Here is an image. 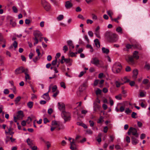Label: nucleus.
Segmentation results:
<instances>
[{
	"label": "nucleus",
	"mask_w": 150,
	"mask_h": 150,
	"mask_svg": "<svg viewBox=\"0 0 150 150\" xmlns=\"http://www.w3.org/2000/svg\"><path fill=\"white\" fill-rule=\"evenodd\" d=\"M122 69V67L120 63L116 62L113 64L112 68V70L114 73H118L120 72Z\"/></svg>",
	"instance_id": "1"
},
{
	"label": "nucleus",
	"mask_w": 150,
	"mask_h": 150,
	"mask_svg": "<svg viewBox=\"0 0 150 150\" xmlns=\"http://www.w3.org/2000/svg\"><path fill=\"white\" fill-rule=\"evenodd\" d=\"M91 62L92 64L99 67H102L103 66V62L102 61L99 60L96 57L92 58Z\"/></svg>",
	"instance_id": "2"
},
{
	"label": "nucleus",
	"mask_w": 150,
	"mask_h": 150,
	"mask_svg": "<svg viewBox=\"0 0 150 150\" xmlns=\"http://www.w3.org/2000/svg\"><path fill=\"white\" fill-rule=\"evenodd\" d=\"M61 115L62 118L64 120L65 122L69 121L71 120L70 114L68 112L65 110L62 111Z\"/></svg>",
	"instance_id": "3"
},
{
	"label": "nucleus",
	"mask_w": 150,
	"mask_h": 150,
	"mask_svg": "<svg viewBox=\"0 0 150 150\" xmlns=\"http://www.w3.org/2000/svg\"><path fill=\"white\" fill-rule=\"evenodd\" d=\"M106 38L108 40L111 42H115L118 39V35L115 34L109 35L108 36H106Z\"/></svg>",
	"instance_id": "4"
},
{
	"label": "nucleus",
	"mask_w": 150,
	"mask_h": 150,
	"mask_svg": "<svg viewBox=\"0 0 150 150\" xmlns=\"http://www.w3.org/2000/svg\"><path fill=\"white\" fill-rule=\"evenodd\" d=\"M41 4L45 10L47 11H50L51 7L49 3L47 2L45 0H41Z\"/></svg>",
	"instance_id": "5"
},
{
	"label": "nucleus",
	"mask_w": 150,
	"mask_h": 150,
	"mask_svg": "<svg viewBox=\"0 0 150 150\" xmlns=\"http://www.w3.org/2000/svg\"><path fill=\"white\" fill-rule=\"evenodd\" d=\"M127 134L128 135H130L131 134H132L133 136H135L137 137H138L139 135L137 133V129L132 127H130L127 132Z\"/></svg>",
	"instance_id": "6"
},
{
	"label": "nucleus",
	"mask_w": 150,
	"mask_h": 150,
	"mask_svg": "<svg viewBox=\"0 0 150 150\" xmlns=\"http://www.w3.org/2000/svg\"><path fill=\"white\" fill-rule=\"evenodd\" d=\"M27 69L24 68L22 67H20L16 69L15 71V73L17 75L22 73H24L25 72Z\"/></svg>",
	"instance_id": "7"
},
{
	"label": "nucleus",
	"mask_w": 150,
	"mask_h": 150,
	"mask_svg": "<svg viewBox=\"0 0 150 150\" xmlns=\"http://www.w3.org/2000/svg\"><path fill=\"white\" fill-rule=\"evenodd\" d=\"M69 140L70 143V149L72 150H75L76 148L74 140L70 137L69 139Z\"/></svg>",
	"instance_id": "8"
},
{
	"label": "nucleus",
	"mask_w": 150,
	"mask_h": 150,
	"mask_svg": "<svg viewBox=\"0 0 150 150\" xmlns=\"http://www.w3.org/2000/svg\"><path fill=\"white\" fill-rule=\"evenodd\" d=\"M92 19L95 21L98 20L101 22H103V19L102 17H100L98 18L97 16L95 14L92 13L91 14Z\"/></svg>",
	"instance_id": "9"
},
{
	"label": "nucleus",
	"mask_w": 150,
	"mask_h": 150,
	"mask_svg": "<svg viewBox=\"0 0 150 150\" xmlns=\"http://www.w3.org/2000/svg\"><path fill=\"white\" fill-rule=\"evenodd\" d=\"M57 105L58 109L62 111H64L65 106L64 103L59 102L58 103Z\"/></svg>",
	"instance_id": "10"
},
{
	"label": "nucleus",
	"mask_w": 150,
	"mask_h": 150,
	"mask_svg": "<svg viewBox=\"0 0 150 150\" xmlns=\"http://www.w3.org/2000/svg\"><path fill=\"white\" fill-rule=\"evenodd\" d=\"M24 116L23 112L22 110H19L17 112V117L18 119L21 120Z\"/></svg>",
	"instance_id": "11"
},
{
	"label": "nucleus",
	"mask_w": 150,
	"mask_h": 150,
	"mask_svg": "<svg viewBox=\"0 0 150 150\" xmlns=\"http://www.w3.org/2000/svg\"><path fill=\"white\" fill-rule=\"evenodd\" d=\"M137 138L135 136H132V142L133 145H136L138 143L139 141L137 139Z\"/></svg>",
	"instance_id": "12"
},
{
	"label": "nucleus",
	"mask_w": 150,
	"mask_h": 150,
	"mask_svg": "<svg viewBox=\"0 0 150 150\" xmlns=\"http://www.w3.org/2000/svg\"><path fill=\"white\" fill-rule=\"evenodd\" d=\"M33 35L35 36V38H37L40 37L42 36V34L41 32L38 30L35 31L33 33Z\"/></svg>",
	"instance_id": "13"
},
{
	"label": "nucleus",
	"mask_w": 150,
	"mask_h": 150,
	"mask_svg": "<svg viewBox=\"0 0 150 150\" xmlns=\"http://www.w3.org/2000/svg\"><path fill=\"white\" fill-rule=\"evenodd\" d=\"M101 108V107L99 105L94 103L93 104V110L94 112H97L98 110H99Z\"/></svg>",
	"instance_id": "14"
},
{
	"label": "nucleus",
	"mask_w": 150,
	"mask_h": 150,
	"mask_svg": "<svg viewBox=\"0 0 150 150\" xmlns=\"http://www.w3.org/2000/svg\"><path fill=\"white\" fill-rule=\"evenodd\" d=\"M41 97L47 101H49L50 99L48 93H46L43 94L41 96Z\"/></svg>",
	"instance_id": "15"
},
{
	"label": "nucleus",
	"mask_w": 150,
	"mask_h": 150,
	"mask_svg": "<svg viewBox=\"0 0 150 150\" xmlns=\"http://www.w3.org/2000/svg\"><path fill=\"white\" fill-rule=\"evenodd\" d=\"M72 4L71 1H67L66 2L65 4V6L67 9H69L72 6Z\"/></svg>",
	"instance_id": "16"
},
{
	"label": "nucleus",
	"mask_w": 150,
	"mask_h": 150,
	"mask_svg": "<svg viewBox=\"0 0 150 150\" xmlns=\"http://www.w3.org/2000/svg\"><path fill=\"white\" fill-rule=\"evenodd\" d=\"M68 45L69 46V49L71 50L74 48V46L71 40H69L67 41Z\"/></svg>",
	"instance_id": "17"
},
{
	"label": "nucleus",
	"mask_w": 150,
	"mask_h": 150,
	"mask_svg": "<svg viewBox=\"0 0 150 150\" xmlns=\"http://www.w3.org/2000/svg\"><path fill=\"white\" fill-rule=\"evenodd\" d=\"M28 69H27V70H26V71L24 73L25 75V81H27L28 80H30V77L29 75L28 74Z\"/></svg>",
	"instance_id": "18"
},
{
	"label": "nucleus",
	"mask_w": 150,
	"mask_h": 150,
	"mask_svg": "<svg viewBox=\"0 0 150 150\" xmlns=\"http://www.w3.org/2000/svg\"><path fill=\"white\" fill-rule=\"evenodd\" d=\"M133 57L136 59H139V56L138 55V52L137 51L134 52L133 53Z\"/></svg>",
	"instance_id": "19"
},
{
	"label": "nucleus",
	"mask_w": 150,
	"mask_h": 150,
	"mask_svg": "<svg viewBox=\"0 0 150 150\" xmlns=\"http://www.w3.org/2000/svg\"><path fill=\"white\" fill-rule=\"evenodd\" d=\"M27 142L28 144L30 146V148L34 145L33 141L31 140L29 138H28L27 139Z\"/></svg>",
	"instance_id": "20"
},
{
	"label": "nucleus",
	"mask_w": 150,
	"mask_h": 150,
	"mask_svg": "<svg viewBox=\"0 0 150 150\" xmlns=\"http://www.w3.org/2000/svg\"><path fill=\"white\" fill-rule=\"evenodd\" d=\"M121 80L122 81V83L123 84L128 82L129 81V79H128L127 77L126 76H125L123 77V78H122Z\"/></svg>",
	"instance_id": "21"
},
{
	"label": "nucleus",
	"mask_w": 150,
	"mask_h": 150,
	"mask_svg": "<svg viewBox=\"0 0 150 150\" xmlns=\"http://www.w3.org/2000/svg\"><path fill=\"white\" fill-rule=\"evenodd\" d=\"M133 77L134 79H136L137 78L138 74V71L137 69H134L133 71Z\"/></svg>",
	"instance_id": "22"
},
{
	"label": "nucleus",
	"mask_w": 150,
	"mask_h": 150,
	"mask_svg": "<svg viewBox=\"0 0 150 150\" xmlns=\"http://www.w3.org/2000/svg\"><path fill=\"white\" fill-rule=\"evenodd\" d=\"M6 40L4 38L1 34L0 33V45L2 43H6Z\"/></svg>",
	"instance_id": "23"
},
{
	"label": "nucleus",
	"mask_w": 150,
	"mask_h": 150,
	"mask_svg": "<svg viewBox=\"0 0 150 150\" xmlns=\"http://www.w3.org/2000/svg\"><path fill=\"white\" fill-rule=\"evenodd\" d=\"M102 52L105 54H108L109 52V50L108 49L103 47L102 48Z\"/></svg>",
	"instance_id": "24"
},
{
	"label": "nucleus",
	"mask_w": 150,
	"mask_h": 150,
	"mask_svg": "<svg viewBox=\"0 0 150 150\" xmlns=\"http://www.w3.org/2000/svg\"><path fill=\"white\" fill-rule=\"evenodd\" d=\"M94 42L95 45L97 47H100V43L99 40L98 39H96L94 40Z\"/></svg>",
	"instance_id": "25"
},
{
	"label": "nucleus",
	"mask_w": 150,
	"mask_h": 150,
	"mask_svg": "<svg viewBox=\"0 0 150 150\" xmlns=\"http://www.w3.org/2000/svg\"><path fill=\"white\" fill-rule=\"evenodd\" d=\"M57 128H58L59 130L61 129H63L64 126L62 123L59 122L58 125L57 126Z\"/></svg>",
	"instance_id": "26"
},
{
	"label": "nucleus",
	"mask_w": 150,
	"mask_h": 150,
	"mask_svg": "<svg viewBox=\"0 0 150 150\" xmlns=\"http://www.w3.org/2000/svg\"><path fill=\"white\" fill-rule=\"evenodd\" d=\"M107 14L110 16V17L111 19V20H113V19L112 16V15L113 14V12L111 10H110L108 11H107Z\"/></svg>",
	"instance_id": "27"
},
{
	"label": "nucleus",
	"mask_w": 150,
	"mask_h": 150,
	"mask_svg": "<svg viewBox=\"0 0 150 150\" xmlns=\"http://www.w3.org/2000/svg\"><path fill=\"white\" fill-rule=\"evenodd\" d=\"M127 60L129 62L131 63L132 64L134 63V61L133 57H128V60Z\"/></svg>",
	"instance_id": "28"
},
{
	"label": "nucleus",
	"mask_w": 150,
	"mask_h": 150,
	"mask_svg": "<svg viewBox=\"0 0 150 150\" xmlns=\"http://www.w3.org/2000/svg\"><path fill=\"white\" fill-rule=\"evenodd\" d=\"M116 31L119 34H122V29L120 27H118L116 29Z\"/></svg>",
	"instance_id": "29"
},
{
	"label": "nucleus",
	"mask_w": 150,
	"mask_h": 150,
	"mask_svg": "<svg viewBox=\"0 0 150 150\" xmlns=\"http://www.w3.org/2000/svg\"><path fill=\"white\" fill-rule=\"evenodd\" d=\"M132 47H135L136 48H138L136 45H130L128 44L127 45H126V47L127 49L132 48Z\"/></svg>",
	"instance_id": "30"
},
{
	"label": "nucleus",
	"mask_w": 150,
	"mask_h": 150,
	"mask_svg": "<svg viewBox=\"0 0 150 150\" xmlns=\"http://www.w3.org/2000/svg\"><path fill=\"white\" fill-rule=\"evenodd\" d=\"M64 18V15L63 14L59 15L57 17V19L59 21L62 20Z\"/></svg>",
	"instance_id": "31"
},
{
	"label": "nucleus",
	"mask_w": 150,
	"mask_h": 150,
	"mask_svg": "<svg viewBox=\"0 0 150 150\" xmlns=\"http://www.w3.org/2000/svg\"><path fill=\"white\" fill-rule=\"evenodd\" d=\"M86 47L87 48L89 49L90 51L91 52H93V47L91 45L89 44H87L86 46Z\"/></svg>",
	"instance_id": "32"
},
{
	"label": "nucleus",
	"mask_w": 150,
	"mask_h": 150,
	"mask_svg": "<svg viewBox=\"0 0 150 150\" xmlns=\"http://www.w3.org/2000/svg\"><path fill=\"white\" fill-rule=\"evenodd\" d=\"M57 60L55 59V60H53L52 62V66H54V67H57Z\"/></svg>",
	"instance_id": "33"
},
{
	"label": "nucleus",
	"mask_w": 150,
	"mask_h": 150,
	"mask_svg": "<svg viewBox=\"0 0 150 150\" xmlns=\"http://www.w3.org/2000/svg\"><path fill=\"white\" fill-rule=\"evenodd\" d=\"M59 123V122H57L56 121H52V126L57 127V126L58 125Z\"/></svg>",
	"instance_id": "34"
},
{
	"label": "nucleus",
	"mask_w": 150,
	"mask_h": 150,
	"mask_svg": "<svg viewBox=\"0 0 150 150\" xmlns=\"http://www.w3.org/2000/svg\"><path fill=\"white\" fill-rule=\"evenodd\" d=\"M33 103L31 101L28 102L27 103V106L30 108H31L33 107Z\"/></svg>",
	"instance_id": "35"
},
{
	"label": "nucleus",
	"mask_w": 150,
	"mask_h": 150,
	"mask_svg": "<svg viewBox=\"0 0 150 150\" xmlns=\"http://www.w3.org/2000/svg\"><path fill=\"white\" fill-rule=\"evenodd\" d=\"M21 99V97L20 96H18L15 99V102L16 104L18 103L20 100Z\"/></svg>",
	"instance_id": "36"
},
{
	"label": "nucleus",
	"mask_w": 150,
	"mask_h": 150,
	"mask_svg": "<svg viewBox=\"0 0 150 150\" xmlns=\"http://www.w3.org/2000/svg\"><path fill=\"white\" fill-rule=\"evenodd\" d=\"M10 24L13 27H15L16 25V23L15 22L13 21L12 20L10 21Z\"/></svg>",
	"instance_id": "37"
},
{
	"label": "nucleus",
	"mask_w": 150,
	"mask_h": 150,
	"mask_svg": "<svg viewBox=\"0 0 150 150\" xmlns=\"http://www.w3.org/2000/svg\"><path fill=\"white\" fill-rule=\"evenodd\" d=\"M146 92L145 91H141L140 92L139 95L141 97H143L145 96Z\"/></svg>",
	"instance_id": "38"
},
{
	"label": "nucleus",
	"mask_w": 150,
	"mask_h": 150,
	"mask_svg": "<svg viewBox=\"0 0 150 150\" xmlns=\"http://www.w3.org/2000/svg\"><path fill=\"white\" fill-rule=\"evenodd\" d=\"M115 98L118 100H121L122 99V95L121 94H119L118 95L116 96H115Z\"/></svg>",
	"instance_id": "39"
},
{
	"label": "nucleus",
	"mask_w": 150,
	"mask_h": 150,
	"mask_svg": "<svg viewBox=\"0 0 150 150\" xmlns=\"http://www.w3.org/2000/svg\"><path fill=\"white\" fill-rule=\"evenodd\" d=\"M59 63L58 64H57V67H54V71L55 74L57 73L58 72V71L57 70V68L59 67Z\"/></svg>",
	"instance_id": "40"
},
{
	"label": "nucleus",
	"mask_w": 150,
	"mask_h": 150,
	"mask_svg": "<svg viewBox=\"0 0 150 150\" xmlns=\"http://www.w3.org/2000/svg\"><path fill=\"white\" fill-rule=\"evenodd\" d=\"M144 68L145 69L147 70H149L150 69V65L148 63H146L145 66Z\"/></svg>",
	"instance_id": "41"
},
{
	"label": "nucleus",
	"mask_w": 150,
	"mask_h": 150,
	"mask_svg": "<svg viewBox=\"0 0 150 150\" xmlns=\"http://www.w3.org/2000/svg\"><path fill=\"white\" fill-rule=\"evenodd\" d=\"M102 92V91L100 89L98 88L96 91V94L97 95L100 94Z\"/></svg>",
	"instance_id": "42"
},
{
	"label": "nucleus",
	"mask_w": 150,
	"mask_h": 150,
	"mask_svg": "<svg viewBox=\"0 0 150 150\" xmlns=\"http://www.w3.org/2000/svg\"><path fill=\"white\" fill-rule=\"evenodd\" d=\"M132 112V110H130L129 108H126L125 109V112L127 114H128Z\"/></svg>",
	"instance_id": "43"
},
{
	"label": "nucleus",
	"mask_w": 150,
	"mask_h": 150,
	"mask_svg": "<svg viewBox=\"0 0 150 150\" xmlns=\"http://www.w3.org/2000/svg\"><path fill=\"white\" fill-rule=\"evenodd\" d=\"M115 83L117 87H119L121 85L123 84L122 82L120 83L117 81L115 82Z\"/></svg>",
	"instance_id": "44"
},
{
	"label": "nucleus",
	"mask_w": 150,
	"mask_h": 150,
	"mask_svg": "<svg viewBox=\"0 0 150 150\" xmlns=\"http://www.w3.org/2000/svg\"><path fill=\"white\" fill-rule=\"evenodd\" d=\"M76 54L80 53L82 52L83 50V49L81 48H80L78 50H77V49H76Z\"/></svg>",
	"instance_id": "45"
},
{
	"label": "nucleus",
	"mask_w": 150,
	"mask_h": 150,
	"mask_svg": "<svg viewBox=\"0 0 150 150\" xmlns=\"http://www.w3.org/2000/svg\"><path fill=\"white\" fill-rule=\"evenodd\" d=\"M121 104H122V103H118L117 104V106L115 108V110L116 112H118L120 111V109H118L117 106H118L119 105H121Z\"/></svg>",
	"instance_id": "46"
},
{
	"label": "nucleus",
	"mask_w": 150,
	"mask_h": 150,
	"mask_svg": "<svg viewBox=\"0 0 150 150\" xmlns=\"http://www.w3.org/2000/svg\"><path fill=\"white\" fill-rule=\"evenodd\" d=\"M61 86L63 88H64L65 89L66 88V86L65 85V83L64 82H62L60 83Z\"/></svg>",
	"instance_id": "47"
},
{
	"label": "nucleus",
	"mask_w": 150,
	"mask_h": 150,
	"mask_svg": "<svg viewBox=\"0 0 150 150\" xmlns=\"http://www.w3.org/2000/svg\"><path fill=\"white\" fill-rule=\"evenodd\" d=\"M68 47L66 45H65L63 47V50L64 51V53H66L68 50Z\"/></svg>",
	"instance_id": "48"
},
{
	"label": "nucleus",
	"mask_w": 150,
	"mask_h": 150,
	"mask_svg": "<svg viewBox=\"0 0 150 150\" xmlns=\"http://www.w3.org/2000/svg\"><path fill=\"white\" fill-rule=\"evenodd\" d=\"M109 100L111 106H112L114 104V102L113 100L110 97L109 98Z\"/></svg>",
	"instance_id": "49"
},
{
	"label": "nucleus",
	"mask_w": 150,
	"mask_h": 150,
	"mask_svg": "<svg viewBox=\"0 0 150 150\" xmlns=\"http://www.w3.org/2000/svg\"><path fill=\"white\" fill-rule=\"evenodd\" d=\"M15 48H16L18 46V43L16 41H15L12 45Z\"/></svg>",
	"instance_id": "50"
},
{
	"label": "nucleus",
	"mask_w": 150,
	"mask_h": 150,
	"mask_svg": "<svg viewBox=\"0 0 150 150\" xmlns=\"http://www.w3.org/2000/svg\"><path fill=\"white\" fill-rule=\"evenodd\" d=\"M86 133L89 134H92L93 132L90 129H88L86 130Z\"/></svg>",
	"instance_id": "51"
},
{
	"label": "nucleus",
	"mask_w": 150,
	"mask_h": 150,
	"mask_svg": "<svg viewBox=\"0 0 150 150\" xmlns=\"http://www.w3.org/2000/svg\"><path fill=\"white\" fill-rule=\"evenodd\" d=\"M86 72V71H82L80 72L79 74V77H81Z\"/></svg>",
	"instance_id": "52"
},
{
	"label": "nucleus",
	"mask_w": 150,
	"mask_h": 150,
	"mask_svg": "<svg viewBox=\"0 0 150 150\" xmlns=\"http://www.w3.org/2000/svg\"><path fill=\"white\" fill-rule=\"evenodd\" d=\"M99 80L98 79L95 80L94 81L93 83V85L94 86H96L97 85L99 82Z\"/></svg>",
	"instance_id": "53"
},
{
	"label": "nucleus",
	"mask_w": 150,
	"mask_h": 150,
	"mask_svg": "<svg viewBox=\"0 0 150 150\" xmlns=\"http://www.w3.org/2000/svg\"><path fill=\"white\" fill-rule=\"evenodd\" d=\"M34 40L35 41V42L34 43V45H35L36 44H37L38 42V38H34Z\"/></svg>",
	"instance_id": "54"
},
{
	"label": "nucleus",
	"mask_w": 150,
	"mask_h": 150,
	"mask_svg": "<svg viewBox=\"0 0 150 150\" xmlns=\"http://www.w3.org/2000/svg\"><path fill=\"white\" fill-rule=\"evenodd\" d=\"M104 76V75L103 73H100L98 76V78L101 79Z\"/></svg>",
	"instance_id": "55"
},
{
	"label": "nucleus",
	"mask_w": 150,
	"mask_h": 150,
	"mask_svg": "<svg viewBox=\"0 0 150 150\" xmlns=\"http://www.w3.org/2000/svg\"><path fill=\"white\" fill-rule=\"evenodd\" d=\"M12 9L14 13H17L18 12V9L15 6H13L12 7Z\"/></svg>",
	"instance_id": "56"
},
{
	"label": "nucleus",
	"mask_w": 150,
	"mask_h": 150,
	"mask_svg": "<svg viewBox=\"0 0 150 150\" xmlns=\"http://www.w3.org/2000/svg\"><path fill=\"white\" fill-rule=\"evenodd\" d=\"M76 52L74 53L73 52H70L69 55L72 57L76 56Z\"/></svg>",
	"instance_id": "57"
},
{
	"label": "nucleus",
	"mask_w": 150,
	"mask_h": 150,
	"mask_svg": "<svg viewBox=\"0 0 150 150\" xmlns=\"http://www.w3.org/2000/svg\"><path fill=\"white\" fill-rule=\"evenodd\" d=\"M57 86L56 85L54 86L52 88V90L53 92H55L57 90Z\"/></svg>",
	"instance_id": "58"
},
{
	"label": "nucleus",
	"mask_w": 150,
	"mask_h": 150,
	"mask_svg": "<svg viewBox=\"0 0 150 150\" xmlns=\"http://www.w3.org/2000/svg\"><path fill=\"white\" fill-rule=\"evenodd\" d=\"M136 115L137 113L136 112H133L131 116L132 118H137L136 117Z\"/></svg>",
	"instance_id": "59"
},
{
	"label": "nucleus",
	"mask_w": 150,
	"mask_h": 150,
	"mask_svg": "<svg viewBox=\"0 0 150 150\" xmlns=\"http://www.w3.org/2000/svg\"><path fill=\"white\" fill-rule=\"evenodd\" d=\"M149 82V80L146 79H145L143 81L142 83L144 84H146Z\"/></svg>",
	"instance_id": "60"
},
{
	"label": "nucleus",
	"mask_w": 150,
	"mask_h": 150,
	"mask_svg": "<svg viewBox=\"0 0 150 150\" xmlns=\"http://www.w3.org/2000/svg\"><path fill=\"white\" fill-rule=\"evenodd\" d=\"M86 23L87 24H92L93 23V21L91 20L88 19L86 21Z\"/></svg>",
	"instance_id": "61"
},
{
	"label": "nucleus",
	"mask_w": 150,
	"mask_h": 150,
	"mask_svg": "<svg viewBox=\"0 0 150 150\" xmlns=\"http://www.w3.org/2000/svg\"><path fill=\"white\" fill-rule=\"evenodd\" d=\"M125 110V107L124 106H121L120 108V112H123Z\"/></svg>",
	"instance_id": "62"
},
{
	"label": "nucleus",
	"mask_w": 150,
	"mask_h": 150,
	"mask_svg": "<svg viewBox=\"0 0 150 150\" xmlns=\"http://www.w3.org/2000/svg\"><path fill=\"white\" fill-rule=\"evenodd\" d=\"M39 56L36 57L35 58H33V60L35 62H36L38 59H40Z\"/></svg>",
	"instance_id": "63"
},
{
	"label": "nucleus",
	"mask_w": 150,
	"mask_h": 150,
	"mask_svg": "<svg viewBox=\"0 0 150 150\" xmlns=\"http://www.w3.org/2000/svg\"><path fill=\"white\" fill-rule=\"evenodd\" d=\"M32 96L31 97V98L32 100L37 99V96L36 95L34 94H32Z\"/></svg>",
	"instance_id": "64"
}]
</instances>
